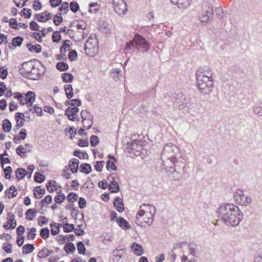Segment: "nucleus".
Here are the masks:
<instances>
[{
	"mask_svg": "<svg viewBox=\"0 0 262 262\" xmlns=\"http://www.w3.org/2000/svg\"><path fill=\"white\" fill-rule=\"evenodd\" d=\"M53 252L52 250H49L47 248H43L38 252V256L40 258H46Z\"/></svg>",
	"mask_w": 262,
	"mask_h": 262,
	"instance_id": "nucleus-26",
	"label": "nucleus"
},
{
	"mask_svg": "<svg viewBox=\"0 0 262 262\" xmlns=\"http://www.w3.org/2000/svg\"><path fill=\"white\" fill-rule=\"evenodd\" d=\"M62 21V17L60 13H57L55 15L53 22L56 26L59 25Z\"/></svg>",
	"mask_w": 262,
	"mask_h": 262,
	"instance_id": "nucleus-43",
	"label": "nucleus"
},
{
	"mask_svg": "<svg viewBox=\"0 0 262 262\" xmlns=\"http://www.w3.org/2000/svg\"><path fill=\"white\" fill-rule=\"evenodd\" d=\"M99 142L98 137L97 136L93 135L90 139V144L92 147L96 146Z\"/></svg>",
	"mask_w": 262,
	"mask_h": 262,
	"instance_id": "nucleus-48",
	"label": "nucleus"
},
{
	"mask_svg": "<svg viewBox=\"0 0 262 262\" xmlns=\"http://www.w3.org/2000/svg\"><path fill=\"white\" fill-rule=\"evenodd\" d=\"M86 201L84 198L80 197L79 199L78 205L80 208L82 209L86 206Z\"/></svg>",
	"mask_w": 262,
	"mask_h": 262,
	"instance_id": "nucleus-62",
	"label": "nucleus"
},
{
	"mask_svg": "<svg viewBox=\"0 0 262 262\" xmlns=\"http://www.w3.org/2000/svg\"><path fill=\"white\" fill-rule=\"evenodd\" d=\"M234 200L236 204L247 206L251 203V198L247 194H245L242 190H238L234 193Z\"/></svg>",
	"mask_w": 262,
	"mask_h": 262,
	"instance_id": "nucleus-6",
	"label": "nucleus"
},
{
	"mask_svg": "<svg viewBox=\"0 0 262 262\" xmlns=\"http://www.w3.org/2000/svg\"><path fill=\"white\" fill-rule=\"evenodd\" d=\"M111 178L112 179V181L108 186L109 190L112 193L118 192L120 190V187L118 183L114 180V178H112L111 176L108 177L107 179L110 180Z\"/></svg>",
	"mask_w": 262,
	"mask_h": 262,
	"instance_id": "nucleus-18",
	"label": "nucleus"
},
{
	"mask_svg": "<svg viewBox=\"0 0 262 262\" xmlns=\"http://www.w3.org/2000/svg\"><path fill=\"white\" fill-rule=\"evenodd\" d=\"M66 199V196L63 194H58L54 198L55 202L57 204H61Z\"/></svg>",
	"mask_w": 262,
	"mask_h": 262,
	"instance_id": "nucleus-51",
	"label": "nucleus"
},
{
	"mask_svg": "<svg viewBox=\"0 0 262 262\" xmlns=\"http://www.w3.org/2000/svg\"><path fill=\"white\" fill-rule=\"evenodd\" d=\"M78 199V195L74 193L71 192L67 196V199L68 200L69 202H71L72 205H73V202L74 201H76Z\"/></svg>",
	"mask_w": 262,
	"mask_h": 262,
	"instance_id": "nucleus-44",
	"label": "nucleus"
},
{
	"mask_svg": "<svg viewBox=\"0 0 262 262\" xmlns=\"http://www.w3.org/2000/svg\"><path fill=\"white\" fill-rule=\"evenodd\" d=\"M196 86L200 93L204 95H209L212 91L214 85L213 80H207L196 78Z\"/></svg>",
	"mask_w": 262,
	"mask_h": 262,
	"instance_id": "nucleus-5",
	"label": "nucleus"
},
{
	"mask_svg": "<svg viewBox=\"0 0 262 262\" xmlns=\"http://www.w3.org/2000/svg\"><path fill=\"white\" fill-rule=\"evenodd\" d=\"M9 25H10V27L13 29H15V30H17V27H16V26H15V25H17V20L15 18H11L9 21Z\"/></svg>",
	"mask_w": 262,
	"mask_h": 262,
	"instance_id": "nucleus-61",
	"label": "nucleus"
},
{
	"mask_svg": "<svg viewBox=\"0 0 262 262\" xmlns=\"http://www.w3.org/2000/svg\"><path fill=\"white\" fill-rule=\"evenodd\" d=\"M110 159L107 162L106 168L108 171L116 170L117 167L115 165L116 162V159L114 156L109 155L108 156Z\"/></svg>",
	"mask_w": 262,
	"mask_h": 262,
	"instance_id": "nucleus-17",
	"label": "nucleus"
},
{
	"mask_svg": "<svg viewBox=\"0 0 262 262\" xmlns=\"http://www.w3.org/2000/svg\"><path fill=\"white\" fill-rule=\"evenodd\" d=\"M219 219L227 226H236L242 219L243 213L239 208L233 204H224L217 210Z\"/></svg>",
	"mask_w": 262,
	"mask_h": 262,
	"instance_id": "nucleus-2",
	"label": "nucleus"
},
{
	"mask_svg": "<svg viewBox=\"0 0 262 262\" xmlns=\"http://www.w3.org/2000/svg\"><path fill=\"white\" fill-rule=\"evenodd\" d=\"M31 148L27 149V148H25L23 145H19L16 149V152L17 154L20 156L21 158H24L26 157V154L27 152H30Z\"/></svg>",
	"mask_w": 262,
	"mask_h": 262,
	"instance_id": "nucleus-23",
	"label": "nucleus"
},
{
	"mask_svg": "<svg viewBox=\"0 0 262 262\" xmlns=\"http://www.w3.org/2000/svg\"><path fill=\"white\" fill-rule=\"evenodd\" d=\"M30 28L34 31H40L39 26L34 21H32L30 23Z\"/></svg>",
	"mask_w": 262,
	"mask_h": 262,
	"instance_id": "nucleus-57",
	"label": "nucleus"
},
{
	"mask_svg": "<svg viewBox=\"0 0 262 262\" xmlns=\"http://www.w3.org/2000/svg\"><path fill=\"white\" fill-rule=\"evenodd\" d=\"M77 248L78 253L80 254H85L86 249L82 242H79L77 244Z\"/></svg>",
	"mask_w": 262,
	"mask_h": 262,
	"instance_id": "nucleus-39",
	"label": "nucleus"
},
{
	"mask_svg": "<svg viewBox=\"0 0 262 262\" xmlns=\"http://www.w3.org/2000/svg\"><path fill=\"white\" fill-rule=\"evenodd\" d=\"M165 169L172 173L173 179L175 181H178L182 177V174L180 173V170L184 169V168H180L179 169L177 166L174 165H172V168H165Z\"/></svg>",
	"mask_w": 262,
	"mask_h": 262,
	"instance_id": "nucleus-15",
	"label": "nucleus"
},
{
	"mask_svg": "<svg viewBox=\"0 0 262 262\" xmlns=\"http://www.w3.org/2000/svg\"><path fill=\"white\" fill-rule=\"evenodd\" d=\"M79 163V160L75 158L69 161V167L72 173H75L78 171Z\"/></svg>",
	"mask_w": 262,
	"mask_h": 262,
	"instance_id": "nucleus-16",
	"label": "nucleus"
},
{
	"mask_svg": "<svg viewBox=\"0 0 262 262\" xmlns=\"http://www.w3.org/2000/svg\"><path fill=\"white\" fill-rule=\"evenodd\" d=\"M154 217V216H152V215H144V216L141 215V216H140L138 215V213H137L136 219V223L140 226H141L143 223H146L149 226H150L152 223Z\"/></svg>",
	"mask_w": 262,
	"mask_h": 262,
	"instance_id": "nucleus-13",
	"label": "nucleus"
},
{
	"mask_svg": "<svg viewBox=\"0 0 262 262\" xmlns=\"http://www.w3.org/2000/svg\"><path fill=\"white\" fill-rule=\"evenodd\" d=\"M138 215L141 216L144 215H152L155 216L156 214V208L149 204H143L140 207V210L138 212Z\"/></svg>",
	"mask_w": 262,
	"mask_h": 262,
	"instance_id": "nucleus-9",
	"label": "nucleus"
},
{
	"mask_svg": "<svg viewBox=\"0 0 262 262\" xmlns=\"http://www.w3.org/2000/svg\"><path fill=\"white\" fill-rule=\"evenodd\" d=\"M8 75V71L4 67H2L0 69V77L3 79L6 78Z\"/></svg>",
	"mask_w": 262,
	"mask_h": 262,
	"instance_id": "nucleus-56",
	"label": "nucleus"
},
{
	"mask_svg": "<svg viewBox=\"0 0 262 262\" xmlns=\"http://www.w3.org/2000/svg\"><path fill=\"white\" fill-rule=\"evenodd\" d=\"M161 159L165 168H172L173 165L177 166L179 169L185 167V161L179 148L171 143L164 146L161 154Z\"/></svg>",
	"mask_w": 262,
	"mask_h": 262,
	"instance_id": "nucleus-1",
	"label": "nucleus"
},
{
	"mask_svg": "<svg viewBox=\"0 0 262 262\" xmlns=\"http://www.w3.org/2000/svg\"><path fill=\"white\" fill-rule=\"evenodd\" d=\"M83 127L89 129L93 125V116L86 110H82L80 113Z\"/></svg>",
	"mask_w": 262,
	"mask_h": 262,
	"instance_id": "nucleus-11",
	"label": "nucleus"
},
{
	"mask_svg": "<svg viewBox=\"0 0 262 262\" xmlns=\"http://www.w3.org/2000/svg\"><path fill=\"white\" fill-rule=\"evenodd\" d=\"M50 231L47 228H43L41 229L40 232V236L44 239H46L49 236Z\"/></svg>",
	"mask_w": 262,
	"mask_h": 262,
	"instance_id": "nucleus-40",
	"label": "nucleus"
},
{
	"mask_svg": "<svg viewBox=\"0 0 262 262\" xmlns=\"http://www.w3.org/2000/svg\"><path fill=\"white\" fill-rule=\"evenodd\" d=\"M52 201V198L51 195H47L43 199H42L41 202L40 204H41V207H43V206L45 203L49 204Z\"/></svg>",
	"mask_w": 262,
	"mask_h": 262,
	"instance_id": "nucleus-58",
	"label": "nucleus"
},
{
	"mask_svg": "<svg viewBox=\"0 0 262 262\" xmlns=\"http://www.w3.org/2000/svg\"><path fill=\"white\" fill-rule=\"evenodd\" d=\"M24 121H25V117L24 115H23V117H21V119H17L16 120V129H19L20 127L23 126L24 124Z\"/></svg>",
	"mask_w": 262,
	"mask_h": 262,
	"instance_id": "nucleus-59",
	"label": "nucleus"
},
{
	"mask_svg": "<svg viewBox=\"0 0 262 262\" xmlns=\"http://www.w3.org/2000/svg\"><path fill=\"white\" fill-rule=\"evenodd\" d=\"M213 17L212 6L207 2H204L201 7V11L199 14V18L202 23H207Z\"/></svg>",
	"mask_w": 262,
	"mask_h": 262,
	"instance_id": "nucleus-4",
	"label": "nucleus"
},
{
	"mask_svg": "<svg viewBox=\"0 0 262 262\" xmlns=\"http://www.w3.org/2000/svg\"><path fill=\"white\" fill-rule=\"evenodd\" d=\"M66 104H70L72 106H74V105H76L77 106H80L81 104V102L80 100L76 99H72L69 101H67L66 102Z\"/></svg>",
	"mask_w": 262,
	"mask_h": 262,
	"instance_id": "nucleus-52",
	"label": "nucleus"
},
{
	"mask_svg": "<svg viewBox=\"0 0 262 262\" xmlns=\"http://www.w3.org/2000/svg\"><path fill=\"white\" fill-rule=\"evenodd\" d=\"M23 40V38L20 36H17L16 37L13 38L12 39V42L9 43V47L11 48V45L14 47L20 46L21 45L22 41Z\"/></svg>",
	"mask_w": 262,
	"mask_h": 262,
	"instance_id": "nucleus-25",
	"label": "nucleus"
},
{
	"mask_svg": "<svg viewBox=\"0 0 262 262\" xmlns=\"http://www.w3.org/2000/svg\"><path fill=\"white\" fill-rule=\"evenodd\" d=\"M139 142L140 141L138 140H132L131 142H128V148H130L132 150H137L138 147Z\"/></svg>",
	"mask_w": 262,
	"mask_h": 262,
	"instance_id": "nucleus-37",
	"label": "nucleus"
},
{
	"mask_svg": "<svg viewBox=\"0 0 262 262\" xmlns=\"http://www.w3.org/2000/svg\"><path fill=\"white\" fill-rule=\"evenodd\" d=\"M4 171L5 172V177L6 179H10V174L12 171V169L11 166H7L5 168H3Z\"/></svg>",
	"mask_w": 262,
	"mask_h": 262,
	"instance_id": "nucleus-54",
	"label": "nucleus"
},
{
	"mask_svg": "<svg viewBox=\"0 0 262 262\" xmlns=\"http://www.w3.org/2000/svg\"><path fill=\"white\" fill-rule=\"evenodd\" d=\"M79 111V108L75 106L74 107H69L65 112V115L68 116V119L71 121H75L76 119L75 115Z\"/></svg>",
	"mask_w": 262,
	"mask_h": 262,
	"instance_id": "nucleus-14",
	"label": "nucleus"
},
{
	"mask_svg": "<svg viewBox=\"0 0 262 262\" xmlns=\"http://www.w3.org/2000/svg\"><path fill=\"white\" fill-rule=\"evenodd\" d=\"M45 178V176L39 172H36L35 174L34 180L37 182L40 183L44 181Z\"/></svg>",
	"mask_w": 262,
	"mask_h": 262,
	"instance_id": "nucleus-49",
	"label": "nucleus"
},
{
	"mask_svg": "<svg viewBox=\"0 0 262 262\" xmlns=\"http://www.w3.org/2000/svg\"><path fill=\"white\" fill-rule=\"evenodd\" d=\"M36 231V229L35 228H31L27 229V237L28 239H33L35 238L36 236L35 232Z\"/></svg>",
	"mask_w": 262,
	"mask_h": 262,
	"instance_id": "nucleus-34",
	"label": "nucleus"
},
{
	"mask_svg": "<svg viewBox=\"0 0 262 262\" xmlns=\"http://www.w3.org/2000/svg\"><path fill=\"white\" fill-rule=\"evenodd\" d=\"M253 262H262V252L254 257Z\"/></svg>",
	"mask_w": 262,
	"mask_h": 262,
	"instance_id": "nucleus-64",
	"label": "nucleus"
},
{
	"mask_svg": "<svg viewBox=\"0 0 262 262\" xmlns=\"http://www.w3.org/2000/svg\"><path fill=\"white\" fill-rule=\"evenodd\" d=\"M70 9L74 13H76L79 9V5L77 2H72L70 4Z\"/></svg>",
	"mask_w": 262,
	"mask_h": 262,
	"instance_id": "nucleus-53",
	"label": "nucleus"
},
{
	"mask_svg": "<svg viewBox=\"0 0 262 262\" xmlns=\"http://www.w3.org/2000/svg\"><path fill=\"white\" fill-rule=\"evenodd\" d=\"M213 73L208 68H204L199 70L196 74V78H201L207 80H213Z\"/></svg>",
	"mask_w": 262,
	"mask_h": 262,
	"instance_id": "nucleus-10",
	"label": "nucleus"
},
{
	"mask_svg": "<svg viewBox=\"0 0 262 262\" xmlns=\"http://www.w3.org/2000/svg\"><path fill=\"white\" fill-rule=\"evenodd\" d=\"M12 128L11 123L8 119H5L3 121V129L5 132H10Z\"/></svg>",
	"mask_w": 262,
	"mask_h": 262,
	"instance_id": "nucleus-32",
	"label": "nucleus"
},
{
	"mask_svg": "<svg viewBox=\"0 0 262 262\" xmlns=\"http://www.w3.org/2000/svg\"><path fill=\"white\" fill-rule=\"evenodd\" d=\"M52 40L54 42H58L61 39V35L58 31H54L52 34Z\"/></svg>",
	"mask_w": 262,
	"mask_h": 262,
	"instance_id": "nucleus-50",
	"label": "nucleus"
},
{
	"mask_svg": "<svg viewBox=\"0 0 262 262\" xmlns=\"http://www.w3.org/2000/svg\"><path fill=\"white\" fill-rule=\"evenodd\" d=\"M64 250L67 253H69L70 252L74 253L76 249L73 243H69L65 245Z\"/></svg>",
	"mask_w": 262,
	"mask_h": 262,
	"instance_id": "nucleus-33",
	"label": "nucleus"
},
{
	"mask_svg": "<svg viewBox=\"0 0 262 262\" xmlns=\"http://www.w3.org/2000/svg\"><path fill=\"white\" fill-rule=\"evenodd\" d=\"M7 42V36L3 34H0V45H6Z\"/></svg>",
	"mask_w": 262,
	"mask_h": 262,
	"instance_id": "nucleus-63",
	"label": "nucleus"
},
{
	"mask_svg": "<svg viewBox=\"0 0 262 262\" xmlns=\"http://www.w3.org/2000/svg\"><path fill=\"white\" fill-rule=\"evenodd\" d=\"M114 205L119 212H122L124 210V205L120 198L117 197L115 199L114 202Z\"/></svg>",
	"mask_w": 262,
	"mask_h": 262,
	"instance_id": "nucleus-21",
	"label": "nucleus"
},
{
	"mask_svg": "<svg viewBox=\"0 0 262 262\" xmlns=\"http://www.w3.org/2000/svg\"><path fill=\"white\" fill-rule=\"evenodd\" d=\"M75 229L73 224L65 223L63 224V230L65 232H70Z\"/></svg>",
	"mask_w": 262,
	"mask_h": 262,
	"instance_id": "nucleus-47",
	"label": "nucleus"
},
{
	"mask_svg": "<svg viewBox=\"0 0 262 262\" xmlns=\"http://www.w3.org/2000/svg\"><path fill=\"white\" fill-rule=\"evenodd\" d=\"M190 5L189 0H178L177 6L179 9H184Z\"/></svg>",
	"mask_w": 262,
	"mask_h": 262,
	"instance_id": "nucleus-38",
	"label": "nucleus"
},
{
	"mask_svg": "<svg viewBox=\"0 0 262 262\" xmlns=\"http://www.w3.org/2000/svg\"><path fill=\"white\" fill-rule=\"evenodd\" d=\"M92 170L91 166L90 164L85 163L81 164L80 166V171L85 174L89 173Z\"/></svg>",
	"mask_w": 262,
	"mask_h": 262,
	"instance_id": "nucleus-29",
	"label": "nucleus"
},
{
	"mask_svg": "<svg viewBox=\"0 0 262 262\" xmlns=\"http://www.w3.org/2000/svg\"><path fill=\"white\" fill-rule=\"evenodd\" d=\"M35 94L33 92L29 91L25 95V98L27 103V105L31 106L35 100Z\"/></svg>",
	"mask_w": 262,
	"mask_h": 262,
	"instance_id": "nucleus-19",
	"label": "nucleus"
},
{
	"mask_svg": "<svg viewBox=\"0 0 262 262\" xmlns=\"http://www.w3.org/2000/svg\"><path fill=\"white\" fill-rule=\"evenodd\" d=\"M37 212L35 209H29L26 212V219L31 221L35 216L36 213Z\"/></svg>",
	"mask_w": 262,
	"mask_h": 262,
	"instance_id": "nucleus-27",
	"label": "nucleus"
},
{
	"mask_svg": "<svg viewBox=\"0 0 262 262\" xmlns=\"http://www.w3.org/2000/svg\"><path fill=\"white\" fill-rule=\"evenodd\" d=\"M56 68L60 71H65L68 69L69 66L65 62H58L56 64Z\"/></svg>",
	"mask_w": 262,
	"mask_h": 262,
	"instance_id": "nucleus-42",
	"label": "nucleus"
},
{
	"mask_svg": "<svg viewBox=\"0 0 262 262\" xmlns=\"http://www.w3.org/2000/svg\"><path fill=\"white\" fill-rule=\"evenodd\" d=\"M130 248L133 251L134 253L138 256H140L143 253V249L142 247L136 243H134L132 245Z\"/></svg>",
	"mask_w": 262,
	"mask_h": 262,
	"instance_id": "nucleus-20",
	"label": "nucleus"
},
{
	"mask_svg": "<svg viewBox=\"0 0 262 262\" xmlns=\"http://www.w3.org/2000/svg\"><path fill=\"white\" fill-rule=\"evenodd\" d=\"M16 177L18 181H19L20 179H23L26 174H27V172L25 170V169L22 168H17L15 171Z\"/></svg>",
	"mask_w": 262,
	"mask_h": 262,
	"instance_id": "nucleus-24",
	"label": "nucleus"
},
{
	"mask_svg": "<svg viewBox=\"0 0 262 262\" xmlns=\"http://www.w3.org/2000/svg\"><path fill=\"white\" fill-rule=\"evenodd\" d=\"M8 215L9 217V221L8 222H9L10 228H11V229H14L16 226V222L15 220V216L13 213L11 212L8 213Z\"/></svg>",
	"mask_w": 262,
	"mask_h": 262,
	"instance_id": "nucleus-31",
	"label": "nucleus"
},
{
	"mask_svg": "<svg viewBox=\"0 0 262 262\" xmlns=\"http://www.w3.org/2000/svg\"><path fill=\"white\" fill-rule=\"evenodd\" d=\"M66 94L68 98L70 99L73 96V88L72 85L68 84L64 86Z\"/></svg>",
	"mask_w": 262,
	"mask_h": 262,
	"instance_id": "nucleus-35",
	"label": "nucleus"
},
{
	"mask_svg": "<svg viewBox=\"0 0 262 262\" xmlns=\"http://www.w3.org/2000/svg\"><path fill=\"white\" fill-rule=\"evenodd\" d=\"M114 10L119 15H124L127 11V4L125 0H112Z\"/></svg>",
	"mask_w": 262,
	"mask_h": 262,
	"instance_id": "nucleus-8",
	"label": "nucleus"
},
{
	"mask_svg": "<svg viewBox=\"0 0 262 262\" xmlns=\"http://www.w3.org/2000/svg\"><path fill=\"white\" fill-rule=\"evenodd\" d=\"M104 161H97L95 165V169L98 171H101L103 167Z\"/></svg>",
	"mask_w": 262,
	"mask_h": 262,
	"instance_id": "nucleus-60",
	"label": "nucleus"
},
{
	"mask_svg": "<svg viewBox=\"0 0 262 262\" xmlns=\"http://www.w3.org/2000/svg\"><path fill=\"white\" fill-rule=\"evenodd\" d=\"M77 53L75 50H72L69 52L68 57L71 61L75 60L77 59Z\"/></svg>",
	"mask_w": 262,
	"mask_h": 262,
	"instance_id": "nucleus-55",
	"label": "nucleus"
},
{
	"mask_svg": "<svg viewBox=\"0 0 262 262\" xmlns=\"http://www.w3.org/2000/svg\"><path fill=\"white\" fill-rule=\"evenodd\" d=\"M97 40L95 38L89 37L84 44V50L87 55L94 56L96 54L97 48Z\"/></svg>",
	"mask_w": 262,
	"mask_h": 262,
	"instance_id": "nucleus-7",
	"label": "nucleus"
},
{
	"mask_svg": "<svg viewBox=\"0 0 262 262\" xmlns=\"http://www.w3.org/2000/svg\"><path fill=\"white\" fill-rule=\"evenodd\" d=\"M34 194L36 198H40L41 196L38 197L35 192H37L40 195H43L45 193V189H42L40 186H37L34 188Z\"/></svg>",
	"mask_w": 262,
	"mask_h": 262,
	"instance_id": "nucleus-46",
	"label": "nucleus"
},
{
	"mask_svg": "<svg viewBox=\"0 0 262 262\" xmlns=\"http://www.w3.org/2000/svg\"><path fill=\"white\" fill-rule=\"evenodd\" d=\"M38 69L37 68L35 67L34 65H33V68L30 71V73L29 74L27 77L29 79H36V78H38Z\"/></svg>",
	"mask_w": 262,
	"mask_h": 262,
	"instance_id": "nucleus-28",
	"label": "nucleus"
},
{
	"mask_svg": "<svg viewBox=\"0 0 262 262\" xmlns=\"http://www.w3.org/2000/svg\"><path fill=\"white\" fill-rule=\"evenodd\" d=\"M62 80L66 82H70L73 79V75L70 73H64L62 74Z\"/></svg>",
	"mask_w": 262,
	"mask_h": 262,
	"instance_id": "nucleus-41",
	"label": "nucleus"
},
{
	"mask_svg": "<svg viewBox=\"0 0 262 262\" xmlns=\"http://www.w3.org/2000/svg\"><path fill=\"white\" fill-rule=\"evenodd\" d=\"M34 250V247L32 244L25 245L22 249V252L24 254H29Z\"/></svg>",
	"mask_w": 262,
	"mask_h": 262,
	"instance_id": "nucleus-30",
	"label": "nucleus"
},
{
	"mask_svg": "<svg viewBox=\"0 0 262 262\" xmlns=\"http://www.w3.org/2000/svg\"><path fill=\"white\" fill-rule=\"evenodd\" d=\"M74 155L80 159H84L88 158V155L86 153L81 152L80 150H75L74 152Z\"/></svg>",
	"mask_w": 262,
	"mask_h": 262,
	"instance_id": "nucleus-45",
	"label": "nucleus"
},
{
	"mask_svg": "<svg viewBox=\"0 0 262 262\" xmlns=\"http://www.w3.org/2000/svg\"><path fill=\"white\" fill-rule=\"evenodd\" d=\"M139 46L142 47L145 52H147L150 47V44L148 41L142 36L136 34L132 40L126 43L124 50L127 51L133 48L139 50L138 47Z\"/></svg>",
	"mask_w": 262,
	"mask_h": 262,
	"instance_id": "nucleus-3",
	"label": "nucleus"
},
{
	"mask_svg": "<svg viewBox=\"0 0 262 262\" xmlns=\"http://www.w3.org/2000/svg\"><path fill=\"white\" fill-rule=\"evenodd\" d=\"M117 222L119 226L124 230H128L130 228L128 223L122 217L117 218Z\"/></svg>",
	"mask_w": 262,
	"mask_h": 262,
	"instance_id": "nucleus-22",
	"label": "nucleus"
},
{
	"mask_svg": "<svg viewBox=\"0 0 262 262\" xmlns=\"http://www.w3.org/2000/svg\"><path fill=\"white\" fill-rule=\"evenodd\" d=\"M27 46L28 47L29 50L31 52L39 53L41 51V47L40 45H37L34 46L28 43Z\"/></svg>",
	"mask_w": 262,
	"mask_h": 262,
	"instance_id": "nucleus-36",
	"label": "nucleus"
},
{
	"mask_svg": "<svg viewBox=\"0 0 262 262\" xmlns=\"http://www.w3.org/2000/svg\"><path fill=\"white\" fill-rule=\"evenodd\" d=\"M33 63L32 61L24 62L21 64V68L19 69V73L23 76L27 77L30 71L33 68Z\"/></svg>",
	"mask_w": 262,
	"mask_h": 262,
	"instance_id": "nucleus-12",
	"label": "nucleus"
}]
</instances>
